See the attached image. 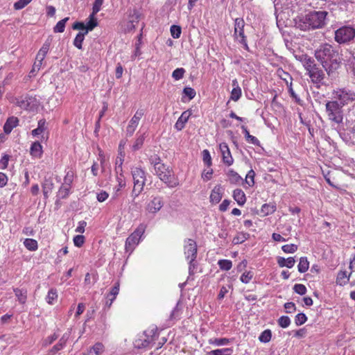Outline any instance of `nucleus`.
<instances>
[{
    "label": "nucleus",
    "instance_id": "nucleus-59",
    "mask_svg": "<svg viewBox=\"0 0 355 355\" xmlns=\"http://www.w3.org/2000/svg\"><path fill=\"white\" fill-rule=\"evenodd\" d=\"M73 241L74 245L80 248V247L83 246V245L84 244L85 239V236L83 235H76L73 237Z\"/></svg>",
    "mask_w": 355,
    "mask_h": 355
},
{
    "label": "nucleus",
    "instance_id": "nucleus-32",
    "mask_svg": "<svg viewBox=\"0 0 355 355\" xmlns=\"http://www.w3.org/2000/svg\"><path fill=\"white\" fill-rule=\"evenodd\" d=\"M58 299V292L57 289L54 288H51L49 289L47 295L46 297V301L49 304H53Z\"/></svg>",
    "mask_w": 355,
    "mask_h": 355
},
{
    "label": "nucleus",
    "instance_id": "nucleus-47",
    "mask_svg": "<svg viewBox=\"0 0 355 355\" xmlns=\"http://www.w3.org/2000/svg\"><path fill=\"white\" fill-rule=\"evenodd\" d=\"M291 319L287 315H282L277 320V323L282 328H287L291 324Z\"/></svg>",
    "mask_w": 355,
    "mask_h": 355
},
{
    "label": "nucleus",
    "instance_id": "nucleus-10",
    "mask_svg": "<svg viewBox=\"0 0 355 355\" xmlns=\"http://www.w3.org/2000/svg\"><path fill=\"white\" fill-rule=\"evenodd\" d=\"M144 114V110L143 109L138 110L133 117L130 121V123L126 128V134L127 136L131 137L135 130H136V128L138 125L139 121L141 119V118Z\"/></svg>",
    "mask_w": 355,
    "mask_h": 355
},
{
    "label": "nucleus",
    "instance_id": "nucleus-39",
    "mask_svg": "<svg viewBox=\"0 0 355 355\" xmlns=\"http://www.w3.org/2000/svg\"><path fill=\"white\" fill-rule=\"evenodd\" d=\"M232 352V348L217 349L208 352L207 355H231Z\"/></svg>",
    "mask_w": 355,
    "mask_h": 355
},
{
    "label": "nucleus",
    "instance_id": "nucleus-7",
    "mask_svg": "<svg viewBox=\"0 0 355 355\" xmlns=\"http://www.w3.org/2000/svg\"><path fill=\"white\" fill-rule=\"evenodd\" d=\"M131 173L134 180L132 191L136 193V195H138L143 189L145 184V173L141 168L137 167L132 168Z\"/></svg>",
    "mask_w": 355,
    "mask_h": 355
},
{
    "label": "nucleus",
    "instance_id": "nucleus-23",
    "mask_svg": "<svg viewBox=\"0 0 355 355\" xmlns=\"http://www.w3.org/2000/svg\"><path fill=\"white\" fill-rule=\"evenodd\" d=\"M233 198L236 201L239 206H243L246 202L245 194L243 191L241 189H236L233 191Z\"/></svg>",
    "mask_w": 355,
    "mask_h": 355
},
{
    "label": "nucleus",
    "instance_id": "nucleus-45",
    "mask_svg": "<svg viewBox=\"0 0 355 355\" xmlns=\"http://www.w3.org/2000/svg\"><path fill=\"white\" fill-rule=\"evenodd\" d=\"M97 26H98L97 19L95 18V16L92 17V14H91L89 15V20L85 25V26H86L85 32L88 33L89 31H92Z\"/></svg>",
    "mask_w": 355,
    "mask_h": 355
},
{
    "label": "nucleus",
    "instance_id": "nucleus-40",
    "mask_svg": "<svg viewBox=\"0 0 355 355\" xmlns=\"http://www.w3.org/2000/svg\"><path fill=\"white\" fill-rule=\"evenodd\" d=\"M69 19V17H65L59 21L56 25L53 27L54 33H63L64 31L66 23Z\"/></svg>",
    "mask_w": 355,
    "mask_h": 355
},
{
    "label": "nucleus",
    "instance_id": "nucleus-11",
    "mask_svg": "<svg viewBox=\"0 0 355 355\" xmlns=\"http://www.w3.org/2000/svg\"><path fill=\"white\" fill-rule=\"evenodd\" d=\"M219 150L222 155L223 164L227 166H232L234 163V159L227 144L225 142L220 143L219 144Z\"/></svg>",
    "mask_w": 355,
    "mask_h": 355
},
{
    "label": "nucleus",
    "instance_id": "nucleus-54",
    "mask_svg": "<svg viewBox=\"0 0 355 355\" xmlns=\"http://www.w3.org/2000/svg\"><path fill=\"white\" fill-rule=\"evenodd\" d=\"M103 0H95L93 3L92 17L95 16L101 9Z\"/></svg>",
    "mask_w": 355,
    "mask_h": 355
},
{
    "label": "nucleus",
    "instance_id": "nucleus-25",
    "mask_svg": "<svg viewBox=\"0 0 355 355\" xmlns=\"http://www.w3.org/2000/svg\"><path fill=\"white\" fill-rule=\"evenodd\" d=\"M276 209L277 207L274 203H266L261 206L260 211L262 216H267L272 214Z\"/></svg>",
    "mask_w": 355,
    "mask_h": 355
},
{
    "label": "nucleus",
    "instance_id": "nucleus-48",
    "mask_svg": "<svg viewBox=\"0 0 355 355\" xmlns=\"http://www.w3.org/2000/svg\"><path fill=\"white\" fill-rule=\"evenodd\" d=\"M307 316L304 313H299L295 317V323L297 326H301L307 321Z\"/></svg>",
    "mask_w": 355,
    "mask_h": 355
},
{
    "label": "nucleus",
    "instance_id": "nucleus-18",
    "mask_svg": "<svg viewBox=\"0 0 355 355\" xmlns=\"http://www.w3.org/2000/svg\"><path fill=\"white\" fill-rule=\"evenodd\" d=\"M54 187V184L51 178H44L43 182L42 183V192L44 195V198L47 199L49 198V194L51 193Z\"/></svg>",
    "mask_w": 355,
    "mask_h": 355
},
{
    "label": "nucleus",
    "instance_id": "nucleus-64",
    "mask_svg": "<svg viewBox=\"0 0 355 355\" xmlns=\"http://www.w3.org/2000/svg\"><path fill=\"white\" fill-rule=\"evenodd\" d=\"M109 197V194L105 191H101L100 193H97V200L100 202H103L105 201Z\"/></svg>",
    "mask_w": 355,
    "mask_h": 355
},
{
    "label": "nucleus",
    "instance_id": "nucleus-38",
    "mask_svg": "<svg viewBox=\"0 0 355 355\" xmlns=\"http://www.w3.org/2000/svg\"><path fill=\"white\" fill-rule=\"evenodd\" d=\"M272 338V331L270 329H266L262 331L259 336V340L262 343H268L270 341Z\"/></svg>",
    "mask_w": 355,
    "mask_h": 355
},
{
    "label": "nucleus",
    "instance_id": "nucleus-29",
    "mask_svg": "<svg viewBox=\"0 0 355 355\" xmlns=\"http://www.w3.org/2000/svg\"><path fill=\"white\" fill-rule=\"evenodd\" d=\"M13 291H14L15 295L17 297L19 302L21 304H25L26 302V299H27L26 290L15 288H13Z\"/></svg>",
    "mask_w": 355,
    "mask_h": 355
},
{
    "label": "nucleus",
    "instance_id": "nucleus-8",
    "mask_svg": "<svg viewBox=\"0 0 355 355\" xmlns=\"http://www.w3.org/2000/svg\"><path fill=\"white\" fill-rule=\"evenodd\" d=\"M334 92L335 101L342 106L355 100V94L353 90H334Z\"/></svg>",
    "mask_w": 355,
    "mask_h": 355
},
{
    "label": "nucleus",
    "instance_id": "nucleus-17",
    "mask_svg": "<svg viewBox=\"0 0 355 355\" xmlns=\"http://www.w3.org/2000/svg\"><path fill=\"white\" fill-rule=\"evenodd\" d=\"M183 311V305L181 300H179L175 306L173 308L172 311L171 312L169 320L170 321L175 322L180 319L181 315Z\"/></svg>",
    "mask_w": 355,
    "mask_h": 355
},
{
    "label": "nucleus",
    "instance_id": "nucleus-41",
    "mask_svg": "<svg viewBox=\"0 0 355 355\" xmlns=\"http://www.w3.org/2000/svg\"><path fill=\"white\" fill-rule=\"evenodd\" d=\"M250 234L248 233L240 232L233 239L232 242L235 245L240 244L248 240Z\"/></svg>",
    "mask_w": 355,
    "mask_h": 355
},
{
    "label": "nucleus",
    "instance_id": "nucleus-21",
    "mask_svg": "<svg viewBox=\"0 0 355 355\" xmlns=\"http://www.w3.org/2000/svg\"><path fill=\"white\" fill-rule=\"evenodd\" d=\"M71 189V187H69L67 185L62 184L60 186V187L59 188L58 191L57 193V195H56V198H57L56 200H55L56 205L58 204L59 201L61 199H65L69 196V195L70 193Z\"/></svg>",
    "mask_w": 355,
    "mask_h": 355
},
{
    "label": "nucleus",
    "instance_id": "nucleus-30",
    "mask_svg": "<svg viewBox=\"0 0 355 355\" xmlns=\"http://www.w3.org/2000/svg\"><path fill=\"white\" fill-rule=\"evenodd\" d=\"M277 75L285 83L286 85L289 87L288 89H291L292 78L290 74L279 69L277 71Z\"/></svg>",
    "mask_w": 355,
    "mask_h": 355
},
{
    "label": "nucleus",
    "instance_id": "nucleus-44",
    "mask_svg": "<svg viewBox=\"0 0 355 355\" xmlns=\"http://www.w3.org/2000/svg\"><path fill=\"white\" fill-rule=\"evenodd\" d=\"M66 342H67V339H65L64 337L62 336L59 340V342L51 348V352H52L53 354H55L58 351L63 349L66 345Z\"/></svg>",
    "mask_w": 355,
    "mask_h": 355
},
{
    "label": "nucleus",
    "instance_id": "nucleus-42",
    "mask_svg": "<svg viewBox=\"0 0 355 355\" xmlns=\"http://www.w3.org/2000/svg\"><path fill=\"white\" fill-rule=\"evenodd\" d=\"M218 265L220 270L227 271L232 267V262L229 259H220L218 261Z\"/></svg>",
    "mask_w": 355,
    "mask_h": 355
},
{
    "label": "nucleus",
    "instance_id": "nucleus-37",
    "mask_svg": "<svg viewBox=\"0 0 355 355\" xmlns=\"http://www.w3.org/2000/svg\"><path fill=\"white\" fill-rule=\"evenodd\" d=\"M196 95V90H183L181 101L183 103H187L193 99Z\"/></svg>",
    "mask_w": 355,
    "mask_h": 355
},
{
    "label": "nucleus",
    "instance_id": "nucleus-55",
    "mask_svg": "<svg viewBox=\"0 0 355 355\" xmlns=\"http://www.w3.org/2000/svg\"><path fill=\"white\" fill-rule=\"evenodd\" d=\"M253 277V273L251 271H246L242 274L240 280L242 283H249Z\"/></svg>",
    "mask_w": 355,
    "mask_h": 355
},
{
    "label": "nucleus",
    "instance_id": "nucleus-49",
    "mask_svg": "<svg viewBox=\"0 0 355 355\" xmlns=\"http://www.w3.org/2000/svg\"><path fill=\"white\" fill-rule=\"evenodd\" d=\"M254 176L255 172L251 169L250 170L245 177V182L248 184L249 187H252L254 184Z\"/></svg>",
    "mask_w": 355,
    "mask_h": 355
},
{
    "label": "nucleus",
    "instance_id": "nucleus-2",
    "mask_svg": "<svg viewBox=\"0 0 355 355\" xmlns=\"http://www.w3.org/2000/svg\"><path fill=\"white\" fill-rule=\"evenodd\" d=\"M328 12L312 11L295 20V26L304 31L322 28L326 25Z\"/></svg>",
    "mask_w": 355,
    "mask_h": 355
},
{
    "label": "nucleus",
    "instance_id": "nucleus-9",
    "mask_svg": "<svg viewBox=\"0 0 355 355\" xmlns=\"http://www.w3.org/2000/svg\"><path fill=\"white\" fill-rule=\"evenodd\" d=\"M244 20L242 18H236L234 21V35L241 37L240 43L244 46L246 50H248L246 37L244 35Z\"/></svg>",
    "mask_w": 355,
    "mask_h": 355
},
{
    "label": "nucleus",
    "instance_id": "nucleus-28",
    "mask_svg": "<svg viewBox=\"0 0 355 355\" xmlns=\"http://www.w3.org/2000/svg\"><path fill=\"white\" fill-rule=\"evenodd\" d=\"M301 61L304 62V65L309 72L317 67L315 60L306 55H302Z\"/></svg>",
    "mask_w": 355,
    "mask_h": 355
},
{
    "label": "nucleus",
    "instance_id": "nucleus-27",
    "mask_svg": "<svg viewBox=\"0 0 355 355\" xmlns=\"http://www.w3.org/2000/svg\"><path fill=\"white\" fill-rule=\"evenodd\" d=\"M120 287V282L117 281L114 283V285L111 288L110 293L107 295V298L110 301L109 306H111L116 295L119 294Z\"/></svg>",
    "mask_w": 355,
    "mask_h": 355
},
{
    "label": "nucleus",
    "instance_id": "nucleus-60",
    "mask_svg": "<svg viewBox=\"0 0 355 355\" xmlns=\"http://www.w3.org/2000/svg\"><path fill=\"white\" fill-rule=\"evenodd\" d=\"M284 307L286 310V313H293L296 311V306L294 302H286L284 304Z\"/></svg>",
    "mask_w": 355,
    "mask_h": 355
},
{
    "label": "nucleus",
    "instance_id": "nucleus-22",
    "mask_svg": "<svg viewBox=\"0 0 355 355\" xmlns=\"http://www.w3.org/2000/svg\"><path fill=\"white\" fill-rule=\"evenodd\" d=\"M30 153L33 157L40 158L43 154L42 146L39 141L32 143Z\"/></svg>",
    "mask_w": 355,
    "mask_h": 355
},
{
    "label": "nucleus",
    "instance_id": "nucleus-6",
    "mask_svg": "<svg viewBox=\"0 0 355 355\" xmlns=\"http://www.w3.org/2000/svg\"><path fill=\"white\" fill-rule=\"evenodd\" d=\"M148 331H145L140 338L134 341V346L138 349L148 348L153 345L154 337L155 336V329H152L147 334Z\"/></svg>",
    "mask_w": 355,
    "mask_h": 355
},
{
    "label": "nucleus",
    "instance_id": "nucleus-13",
    "mask_svg": "<svg viewBox=\"0 0 355 355\" xmlns=\"http://www.w3.org/2000/svg\"><path fill=\"white\" fill-rule=\"evenodd\" d=\"M157 176H158L160 180L164 182L169 187H174L178 184L177 181L169 171H166L165 172L162 171L161 173H159V171H157Z\"/></svg>",
    "mask_w": 355,
    "mask_h": 355
},
{
    "label": "nucleus",
    "instance_id": "nucleus-26",
    "mask_svg": "<svg viewBox=\"0 0 355 355\" xmlns=\"http://www.w3.org/2000/svg\"><path fill=\"white\" fill-rule=\"evenodd\" d=\"M51 42L46 40L39 50L36 57L39 61H43L50 49Z\"/></svg>",
    "mask_w": 355,
    "mask_h": 355
},
{
    "label": "nucleus",
    "instance_id": "nucleus-43",
    "mask_svg": "<svg viewBox=\"0 0 355 355\" xmlns=\"http://www.w3.org/2000/svg\"><path fill=\"white\" fill-rule=\"evenodd\" d=\"M140 19V13L136 10H130L129 23L138 24Z\"/></svg>",
    "mask_w": 355,
    "mask_h": 355
},
{
    "label": "nucleus",
    "instance_id": "nucleus-34",
    "mask_svg": "<svg viewBox=\"0 0 355 355\" xmlns=\"http://www.w3.org/2000/svg\"><path fill=\"white\" fill-rule=\"evenodd\" d=\"M232 339L227 338H211L209 340V344L213 345L215 346H223L228 345L231 343Z\"/></svg>",
    "mask_w": 355,
    "mask_h": 355
},
{
    "label": "nucleus",
    "instance_id": "nucleus-20",
    "mask_svg": "<svg viewBox=\"0 0 355 355\" xmlns=\"http://www.w3.org/2000/svg\"><path fill=\"white\" fill-rule=\"evenodd\" d=\"M226 175L230 184H239L241 182H243V178L241 177V175L232 168L227 171Z\"/></svg>",
    "mask_w": 355,
    "mask_h": 355
},
{
    "label": "nucleus",
    "instance_id": "nucleus-56",
    "mask_svg": "<svg viewBox=\"0 0 355 355\" xmlns=\"http://www.w3.org/2000/svg\"><path fill=\"white\" fill-rule=\"evenodd\" d=\"M144 141V135H140L135 141V144L132 145V150L136 151L141 148L143 146Z\"/></svg>",
    "mask_w": 355,
    "mask_h": 355
},
{
    "label": "nucleus",
    "instance_id": "nucleus-31",
    "mask_svg": "<svg viewBox=\"0 0 355 355\" xmlns=\"http://www.w3.org/2000/svg\"><path fill=\"white\" fill-rule=\"evenodd\" d=\"M46 129V120L44 119H42L38 121L37 128L33 130L31 134L33 137H36L41 135Z\"/></svg>",
    "mask_w": 355,
    "mask_h": 355
},
{
    "label": "nucleus",
    "instance_id": "nucleus-61",
    "mask_svg": "<svg viewBox=\"0 0 355 355\" xmlns=\"http://www.w3.org/2000/svg\"><path fill=\"white\" fill-rule=\"evenodd\" d=\"M32 0H19L14 3L15 10H21L27 6Z\"/></svg>",
    "mask_w": 355,
    "mask_h": 355
},
{
    "label": "nucleus",
    "instance_id": "nucleus-16",
    "mask_svg": "<svg viewBox=\"0 0 355 355\" xmlns=\"http://www.w3.org/2000/svg\"><path fill=\"white\" fill-rule=\"evenodd\" d=\"M309 74L313 83L317 84L321 83L322 85H326V84L322 82L324 79V73L322 70L319 69L318 67L309 71Z\"/></svg>",
    "mask_w": 355,
    "mask_h": 355
},
{
    "label": "nucleus",
    "instance_id": "nucleus-50",
    "mask_svg": "<svg viewBox=\"0 0 355 355\" xmlns=\"http://www.w3.org/2000/svg\"><path fill=\"white\" fill-rule=\"evenodd\" d=\"M74 173L72 171H68L66 173V175L64 178L63 185H67L69 187H71V184L73 183Z\"/></svg>",
    "mask_w": 355,
    "mask_h": 355
},
{
    "label": "nucleus",
    "instance_id": "nucleus-46",
    "mask_svg": "<svg viewBox=\"0 0 355 355\" xmlns=\"http://www.w3.org/2000/svg\"><path fill=\"white\" fill-rule=\"evenodd\" d=\"M202 160L204 164L210 167L212 165V159L209 151L207 149H205L202 152Z\"/></svg>",
    "mask_w": 355,
    "mask_h": 355
},
{
    "label": "nucleus",
    "instance_id": "nucleus-51",
    "mask_svg": "<svg viewBox=\"0 0 355 355\" xmlns=\"http://www.w3.org/2000/svg\"><path fill=\"white\" fill-rule=\"evenodd\" d=\"M170 31L171 36L175 39H178L180 37L182 29L180 26L172 25L171 26Z\"/></svg>",
    "mask_w": 355,
    "mask_h": 355
},
{
    "label": "nucleus",
    "instance_id": "nucleus-36",
    "mask_svg": "<svg viewBox=\"0 0 355 355\" xmlns=\"http://www.w3.org/2000/svg\"><path fill=\"white\" fill-rule=\"evenodd\" d=\"M24 245L30 251H35L38 248L37 241L33 239H26Z\"/></svg>",
    "mask_w": 355,
    "mask_h": 355
},
{
    "label": "nucleus",
    "instance_id": "nucleus-63",
    "mask_svg": "<svg viewBox=\"0 0 355 355\" xmlns=\"http://www.w3.org/2000/svg\"><path fill=\"white\" fill-rule=\"evenodd\" d=\"M9 159L10 156L7 154L2 156L0 159V169H5L8 167Z\"/></svg>",
    "mask_w": 355,
    "mask_h": 355
},
{
    "label": "nucleus",
    "instance_id": "nucleus-19",
    "mask_svg": "<svg viewBox=\"0 0 355 355\" xmlns=\"http://www.w3.org/2000/svg\"><path fill=\"white\" fill-rule=\"evenodd\" d=\"M19 119L15 116L9 117L3 125V131L6 134L8 135L11 132L14 128L17 126Z\"/></svg>",
    "mask_w": 355,
    "mask_h": 355
},
{
    "label": "nucleus",
    "instance_id": "nucleus-3",
    "mask_svg": "<svg viewBox=\"0 0 355 355\" xmlns=\"http://www.w3.org/2000/svg\"><path fill=\"white\" fill-rule=\"evenodd\" d=\"M145 225L140 224L137 229L126 239L125 250L130 255L139 243L141 236L145 232Z\"/></svg>",
    "mask_w": 355,
    "mask_h": 355
},
{
    "label": "nucleus",
    "instance_id": "nucleus-53",
    "mask_svg": "<svg viewBox=\"0 0 355 355\" xmlns=\"http://www.w3.org/2000/svg\"><path fill=\"white\" fill-rule=\"evenodd\" d=\"M293 291L295 293L300 295H304L306 293L307 289L306 287L302 284H296L293 286Z\"/></svg>",
    "mask_w": 355,
    "mask_h": 355
},
{
    "label": "nucleus",
    "instance_id": "nucleus-35",
    "mask_svg": "<svg viewBox=\"0 0 355 355\" xmlns=\"http://www.w3.org/2000/svg\"><path fill=\"white\" fill-rule=\"evenodd\" d=\"M87 34V33H86L85 31L79 32L76 35V36L73 40V45L80 50L83 49V42L85 40V36Z\"/></svg>",
    "mask_w": 355,
    "mask_h": 355
},
{
    "label": "nucleus",
    "instance_id": "nucleus-33",
    "mask_svg": "<svg viewBox=\"0 0 355 355\" xmlns=\"http://www.w3.org/2000/svg\"><path fill=\"white\" fill-rule=\"evenodd\" d=\"M309 262L306 257H302L300 259L299 263L297 265V269L299 272L304 273L309 270Z\"/></svg>",
    "mask_w": 355,
    "mask_h": 355
},
{
    "label": "nucleus",
    "instance_id": "nucleus-57",
    "mask_svg": "<svg viewBox=\"0 0 355 355\" xmlns=\"http://www.w3.org/2000/svg\"><path fill=\"white\" fill-rule=\"evenodd\" d=\"M42 64V61H39L37 58H35V61L33 65L32 69L30 71V76H35V73L37 72Z\"/></svg>",
    "mask_w": 355,
    "mask_h": 355
},
{
    "label": "nucleus",
    "instance_id": "nucleus-52",
    "mask_svg": "<svg viewBox=\"0 0 355 355\" xmlns=\"http://www.w3.org/2000/svg\"><path fill=\"white\" fill-rule=\"evenodd\" d=\"M298 249L295 244H286L282 246V250L285 253H295Z\"/></svg>",
    "mask_w": 355,
    "mask_h": 355
},
{
    "label": "nucleus",
    "instance_id": "nucleus-62",
    "mask_svg": "<svg viewBox=\"0 0 355 355\" xmlns=\"http://www.w3.org/2000/svg\"><path fill=\"white\" fill-rule=\"evenodd\" d=\"M95 355H100L104 350V346L101 343H96L91 347Z\"/></svg>",
    "mask_w": 355,
    "mask_h": 355
},
{
    "label": "nucleus",
    "instance_id": "nucleus-24",
    "mask_svg": "<svg viewBox=\"0 0 355 355\" xmlns=\"http://www.w3.org/2000/svg\"><path fill=\"white\" fill-rule=\"evenodd\" d=\"M352 272L349 273V275L347 274V271H340L338 272L336 277V284L339 286H345L346 285L350 278Z\"/></svg>",
    "mask_w": 355,
    "mask_h": 355
},
{
    "label": "nucleus",
    "instance_id": "nucleus-12",
    "mask_svg": "<svg viewBox=\"0 0 355 355\" xmlns=\"http://www.w3.org/2000/svg\"><path fill=\"white\" fill-rule=\"evenodd\" d=\"M184 254L187 260H196L197 256V245L194 240L188 239L184 245Z\"/></svg>",
    "mask_w": 355,
    "mask_h": 355
},
{
    "label": "nucleus",
    "instance_id": "nucleus-1",
    "mask_svg": "<svg viewBox=\"0 0 355 355\" xmlns=\"http://www.w3.org/2000/svg\"><path fill=\"white\" fill-rule=\"evenodd\" d=\"M315 57L331 78H335L340 66L338 52L331 45L323 44L315 51Z\"/></svg>",
    "mask_w": 355,
    "mask_h": 355
},
{
    "label": "nucleus",
    "instance_id": "nucleus-14",
    "mask_svg": "<svg viewBox=\"0 0 355 355\" xmlns=\"http://www.w3.org/2000/svg\"><path fill=\"white\" fill-rule=\"evenodd\" d=\"M191 115V110H187L184 111L175 124V129L178 131L182 130L184 128Z\"/></svg>",
    "mask_w": 355,
    "mask_h": 355
},
{
    "label": "nucleus",
    "instance_id": "nucleus-15",
    "mask_svg": "<svg viewBox=\"0 0 355 355\" xmlns=\"http://www.w3.org/2000/svg\"><path fill=\"white\" fill-rule=\"evenodd\" d=\"M223 197V188L220 185H216L211 191L209 196L210 202L212 204H218Z\"/></svg>",
    "mask_w": 355,
    "mask_h": 355
},
{
    "label": "nucleus",
    "instance_id": "nucleus-5",
    "mask_svg": "<svg viewBox=\"0 0 355 355\" xmlns=\"http://www.w3.org/2000/svg\"><path fill=\"white\" fill-rule=\"evenodd\" d=\"M355 37V30L351 26H343L335 32V40L340 43L349 42Z\"/></svg>",
    "mask_w": 355,
    "mask_h": 355
},
{
    "label": "nucleus",
    "instance_id": "nucleus-58",
    "mask_svg": "<svg viewBox=\"0 0 355 355\" xmlns=\"http://www.w3.org/2000/svg\"><path fill=\"white\" fill-rule=\"evenodd\" d=\"M185 69L184 68H178L173 71L172 77L175 80H180L183 77Z\"/></svg>",
    "mask_w": 355,
    "mask_h": 355
},
{
    "label": "nucleus",
    "instance_id": "nucleus-4",
    "mask_svg": "<svg viewBox=\"0 0 355 355\" xmlns=\"http://www.w3.org/2000/svg\"><path fill=\"white\" fill-rule=\"evenodd\" d=\"M342 107L337 101H328L326 103V111L330 121L338 124L342 123Z\"/></svg>",
    "mask_w": 355,
    "mask_h": 355
}]
</instances>
